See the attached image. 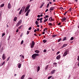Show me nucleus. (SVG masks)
Here are the masks:
<instances>
[{
	"label": "nucleus",
	"mask_w": 79,
	"mask_h": 79,
	"mask_svg": "<svg viewBox=\"0 0 79 79\" xmlns=\"http://www.w3.org/2000/svg\"><path fill=\"white\" fill-rule=\"evenodd\" d=\"M39 56V54L37 53H35L32 55L31 57L32 58H33V59H34V60L35 59L36 56Z\"/></svg>",
	"instance_id": "f257e3e1"
},
{
	"label": "nucleus",
	"mask_w": 79,
	"mask_h": 79,
	"mask_svg": "<svg viewBox=\"0 0 79 79\" xmlns=\"http://www.w3.org/2000/svg\"><path fill=\"white\" fill-rule=\"evenodd\" d=\"M34 45H35V43L34 42V41H32L31 44L30 45L31 48H33Z\"/></svg>",
	"instance_id": "f03ea898"
},
{
	"label": "nucleus",
	"mask_w": 79,
	"mask_h": 79,
	"mask_svg": "<svg viewBox=\"0 0 79 79\" xmlns=\"http://www.w3.org/2000/svg\"><path fill=\"white\" fill-rule=\"evenodd\" d=\"M2 58L3 60H5L6 59V56H5V53H4L3 54L2 56Z\"/></svg>",
	"instance_id": "7ed1b4c3"
},
{
	"label": "nucleus",
	"mask_w": 79,
	"mask_h": 79,
	"mask_svg": "<svg viewBox=\"0 0 79 79\" xmlns=\"http://www.w3.org/2000/svg\"><path fill=\"white\" fill-rule=\"evenodd\" d=\"M68 52V50L66 51L63 54V56H66L67 55Z\"/></svg>",
	"instance_id": "20e7f679"
},
{
	"label": "nucleus",
	"mask_w": 79,
	"mask_h": 79,
	"mask_svg": "<svg viewBox=\"0 0 79 79\" xmlns=\"http://www.w3.org/2000/svg\"><path fill=\"white\" fill-rule=\"evenodd\" d=\"M56 71V70H55V69L51 71V73L52 74H54V73H55Z\"/></svg>",
	"instance_id": "39448f33"
},
{
	"label": "nucleus",
	"mask_w": 79,
	"mask_h": 79,
	"mask_svg": "<svg viewBox=\"0 0 79 79\" xmlns=\"http://www.w3.org/2000/svg\"><path fill=\"white\" fill-rule=\"evenodd\" d=\"M25 6H23L21 10H22V13L24 12V9H25Z\"/></svg>",
	"instance_id": "423d86ee"
},
{
	"label": "nucleus",
	"mask_w": 79,
	"mask_h": 79,
	"mask_svg": "<svg viewBox=\"0 0 79 79\" xmlns=\"http://www.w3.org/2000/svg\"><path fill=\"white\" fill-rule=\"evenodd\" d=\"M60 57L61 56H60V55H59L56 57V58L57 60H59V59H60Z\"/></svg>",
	"instance_id": "0eeeda50"
},
{
	"label": "nucleus",
	"mask_w": 79,
	"mask_h": 79,
	"mask_svg": "<svg viewBox=\"0 0 79 79\" xmlns=\"http://www.w3.org/2000/svg\"><path fill=\"white\" fill-rule=\"evenodd\" d=\"M8 8L10 9L11 8V4L10 3H9L8 5Z\"/></svg>",
	"instance_id": "6e6552de"
},
{
	"label": "nucleus",
	"mask_w": 79,
	"mask_h": 79,
	"mask_svg": "<svg viewBox=\"0 0 79 79\" xmlns=\"http://www.w3.org/2000/svg\"><path fill=\"white\" fill-rule=\"evenodd\" d=\"M55 8V7H52L50 8V10H52H52H54V8Z\"/></svg>",
	"instance_id": "1a4fd4ad"
},
{
	"label": "nucleus",
	"mask_w": 79,
	"mask_h": 79,
	"mask_svg": "<svg viewBox=\"0 0 79 79\" xmlns=\"http://www.w3.org/2000/svg\"><path fill=\"white\" fill-rule=\"evenodd\" d=\"M40 68L39 67V66H38V67H37V73H38V72H39V71H40Z\"/></svg>",
	"instance_id": "9d476101"
},
{
	"label": "nucleus",
	"mask_w": 79,
	"mask_h": 79,
	"mask_svg": "<svg viewBox=\"0 0 79 79\" xmlns=\"http://www.w3.org/2000/svg\"><path fill=\"white\" fill-rule=\"evenodd\" d=\"M47 39H48V38H46V40H43V43H46V42H47Z\"/></svg>",
	"instance_id": "9b49d317"
},
{
	"label": "nucleus",
	"mask_w": 79,
	"mask_h": 79,
	"mask_svg": "<svg viewBox=\"0 0 79 79\" xmlns=\"http://www.w3.org/2000/svg\"><path fill=\"white\" fill-rule=\"evenodd\" d=\"M21 64H19L18 67L19 68H21Z\"/></svg>",
	"instance_id": "f8f14e48"
},
{
	"label": "nucleus",
	"mask_w": 79,
	"mask_h": 79,
	"mask_svg": "<svg viewBox=\"0 0 79 79\" xmlns=\"http://www.w3.org/2000/svg\"><path fill=\"white\" fill-rule=\"evenodd\" d=\"M17 17H15L14 18L13 21H16V20H17Z\"/></svg>",
	"instance_id": "ddd939ff"
},
{
	"label": "nucleus",
	"mask_w": 79,
	"mask_h": 79,
	"mask_svg": "<svg viewBox=\"0 0 79 79\" xmlns=\"http://www.w3.org/2000/svg\"><path fill=\"white\" fill-rule=\"evenodd\" d=\"M68 45V44H65L63 45L62 47V48H64V47H65L66 46H67Z\"/></svg>",
	"instance_id": "4468645a"
},
{
	"label": "nucleus",
	"mask_w": 79,
	"mask_h": 79,
	"mask_svg": "<svg viewBox=\"0 0 79 79\" xmlns=\"http://www.w3.org/2000/svg\"><path fill=\"white\" fill-rule=\"evenodd\" d=\"M25 75H23L21 77V79H23L24 78V77H25Z\"/></svg>",
	"instance_id": "2eb2a0df"
},
{
	"label": "nucleus",
	"mask_w": 79,
	"mask_h": 79,
	"mask_svg": "<svg viewBox=\"0 0 79 79\" xmlns=\"http://www.w3.org/2000/svg\"><path fill=\"white\" fill-rule=\"evenodd\" d=\"M66 19L64 17L63 19H62V21H64Z\"/></svg>",
	"instance_id": "dca6fc26"
},
{
	"label": "nucleus",
	"mask_w": 79,
	"mask_h": 79,
	"mask_svg": "<svg viewBox=\"0 0 79 79\" xmlns=\"http://www.w3.org/2000/svg\"><path fill=\"white\" fill-rule=\"evenodd\" d=\"M35 53H39V51H38V50H35Z\"/></svg>",
	"instance_id": "f3484780"
},
{
	"label": "nucleus",
	"mask_w": 79,
	"mask_h": 79,
	"mask_svg": "<svg viewBox=\"0 0 79 79\" xmlns=\"http://www.w3.org/2000/svg\"><path fill=\"white\" fill-rule=\"evenodd\" d=\"M42 19H43V18H41L40 19V23H42Z\"/></svg>",
	"instance_id": "a211bd4d"
},
{
	"label": "nucleus",
	"mask_w": 79,
	"mask_h": 79,
	"mask_svg": "<svg viewBox=\"0 0 79 79\" xmlns=\"http://www.w3.org/2000/svg\"><path fill=\"white\" fill-rule=\"evenodd\" d=\"M23 11V9H21L19 12V15H21V13H22V11Z\"/></svg>",
	"instance_id": "6ab92c4d"
},
{
	"label": "nucleus",
	"mask_w": 79,
	"mask_h": 79,
	"mask_svg": "<svg viewBox=\"0 0 79 79\" xmlns=\"http://www.w3.org/2000/svg\"><path fill=\"white\" fill-rule=\"evenodd\" d=\"M5 61H4L2 64V65H1V66H3V64H5Z\"/></svg>",
	"instance_id": "aec40b11"
},
{
	"label": "nucleus",
	"mask_w": 79,
	"mask_h": 79,
	"mask_svg": "<svg viewBox=\"0 0 79 79\" xmlns=\"http://www.w3.org/2000/svg\"><path fill=\"white\" fill-rule=\"evenodd\" d=\"M49 20L50 21H52V17H51L49 18Z\"/></svg>",
	"instance_id": "412c9836"
},
{
	"label": "nucleus",
	"mask_w": 79,
	"mask_h": 79,
	"mask_svg": "<svg viewBox=\"0 0 79 79\" xmlns=\"http://www.w3.org/2000/svg\"><path fill=\"white\" fill-rule=\"evenodd\" d=\"M20 23H19L18 22L17 23V24L16 25V27H18V26H19L20 25Z\"/></svg>",
	"instance_id": "4be33fe9"
},
{
	"label": "nucleus",
	"mask_w": 79,
	"mask_h": 79,
	"mask_svg": "<svg viewBox=\"0 0 79 79\" xmlns=\"http://www.w3.org/2000/svg\"><path fill=\"white\" fill-rule=\"evenodd\" d=\"M48 21V19H45V20H44V23H45V22H46V21Z\"/></svg>",
	"instance_id": "5701e85b"
},
{
	"label": "nucleus",
	"mask_w": 79,
	"mask_h": 79,
	"mask_svg": "<svg viewBox=\"0 0 79 79\" xmlns=\"http://www.w3.org/2000/svg\"><path fill=\"white\" fill-rule=\"evenodd\" d=\"M30 7V6L28 5V6L26 8L27 9V10H29V8Z\"/></svg>",
	"instance_id": "b1692460"
},
{
	"label": "nucleus",
	"mask_w": 79,
	"mask_h": 79,
	"mask_svg": "<svg viewBox=\"0 0 79 79\" xmlns=\"http://www.w3.org/2000/svg\"><path fill=\"white\" fill-rule=\"evenodd\" d=\"M48 68V65H47L45 68V69H47Z\"/></svg>",
	"instance_id": "393cba45"
},
{
	"label": "nucleus",
	"mask_w": 79,
	"mask_h": 79,
	"mask_svg": "<svg viewBox=\"0 0 79 79\" xmlns=\"http://www.w3.org/2000/svg\"><path fill=\"white\" fill-rule=\"evenodd\" d=\"M4 5H5V4H2L1 5V7H2L4 6Z\"/></svg>",
	"instance_id": "a878e982"
},
{
	"label": "nucleus",
	"mask_w": 79,
	"mask_h": 79,
	"mask_svg": "<svg viewBox=\"0 0 79 79\" xmlns=\"http://www.w3.org/2000/svg\"><path fill=\"white\" fill-rule=\"evenodd\" d=\"M47 29H48L47 28H44V29L43 31H44V32H45V30H46V31H47Z\"/></svg>",
	"instance_id": "bb28decb"
},
{
	"label": "nucleus",
	"mask_w": 79,
	"mask_h": 79,
	"mask_svg": "<svg viewBox=\"0 0 79 79\" xmlns=\"http://www.w3.org/2000/svg\"><path fill=\"white\" fill-rule=\"evenodd\" d=\"M48 25H49V26H53V25H52V24L51 23H49L48 24Z\"/></svg>",
	"instance_id": "cd10ccee"
},
{
	"label": "nucleus",
	"mask_w": 79,
	"mask_h": 79,
	"mask_svg": "<svg viewBox=\"0 0 79 79\" xmlns=\"http://www.w3.org/2000/svg\"><path fill=\"white\" fill-rule=\"evenodd\" d=\"M29 15V13H28V12H27L26 13V16H27L28 15Z\"/></svg>",
	"instance_id": "c85d7f7f"
},
{
	"label": "nucleus",
	"mask_w": 79,
	"mask_h": 79,
	"mask_svg": "<svg viewBox=\"0 0 79 79\" xmlns=\"http://www.w3.org/2000/svg\"><path fill=\"white\" fill-rule=\"evenodd\" d=\"M23 42H24V41L23 40H22L21 42V45H23Z\"/></svg>",
	"instance_id": "c756f323"
},
{
	"label": "nucleus",
	"mask_w": 79,
	"mask_h": 79,
	"mask_svg": "<svg viewBox=\"0 0 79 79\" xmlns=\"http://www.w3.org/2000/svg\"><path fill=\"white\" fill-rule=\"evenodd\" d=\"M66 39V37H64V39L63 40V41H64V40H65Z\"/></svg>",
	"instance_id": "7c9ffc66"
},
{
	"label": "nucleus",
	"mask_w": 79,
	"mask_h": 79,
	"mask_svg": "<svg viewBox=\"0 0 79 79\" xmlns=\"http://www.w3.org/2000/svg\"><path fill=\"white\" fill-rule=\"evenodd\" d=\"M22 22V21H21V20H20L18 22V23L20 24Z\"/></svg>",
	"instance_id": "2f4dec72"
},
{
	"label": "nucleus",
	"mask_w": 79,
	"mask_h": 79,
	"mask_svg": "<svg viewBox=\"0 0 79 79\" xmlns=\"http://www.w3.org/2000/svg\"><path fill=\"white\" fill-rule=\"evenodd\" d=\"M35 23H36V25H37L38 24V21H36L35 22Z\"/></svg>",
	"instance_id": "473e14b6"
},
{
	"label": "nucleus",
	"mask_w": 79,
	"mask_h": 79,
	"mask_svg": "<svg viewBox=\"0 0 79 79\" xmlns=\"http://www.w3.org/2000/svg\"><path fill=\"white\" fill-rule=\"evenodd\" d=\"M56 35H52V37H56Z\"/></svg>",
	"instance_id": "72a5a7b5"
},
{
	"label": "nucleus",
	"mask_w": 79,
	"mask_h": 79,
	"mask_svg": "<svg viewBox=\"0 0 79 79\" xmlns=\"http://www.w3.org/2000/svg\"><path fill=\"white\" fill-rule=\"evenodd\" d=\"M74 40V38L73 37H72L70 39L71 40Z\"/></svg>",
	"instance_id": "f704fd0d"
},
{
	"label": "nucleus",
	"mask_w": 79,
	"mask_h": 79,
	"mask_svg": "<svg viewBox=\"0 0 79 79\" xmlns=\"http://www.w3.org/2000/svg\"><path fill=\"white\" fill-rule=\"evenodd\" d=\"M61 40V38H60L59 40H58V42H59Z\"/></svg>",
	"instance_id": "c9c22d12"
},
{
	"label": "nucleus",
	"mask_w": 79,
	"mask_h": 79,
	"mask_svg": "<svg viewBox=\"0 0 79 79\" xmlns=\"http://www.w3.org/2000/svg\"><path fill=\"white\" fill-rule=\"evenodd\" d=\"M31 11V10H28L27 11V13H29V12H30V11Z\"/></svg>",
	"instance_id": "e433bc0d"
},
{
	"label": "nucleus",
	"mask_w": 79,
	"mask_h": 79,
	"mask_svg": "<svg viewBox=\"0 0 79 79\" xmlns=\"http://www.w3.org/2000/svg\"><path fill=\"white\" fill-rule=\"evenodd\" d=\"M49 5H50V4L48 3L47 5V8H48L49 6Z\"/></svg>",
	"instance_id": "4c0bfd02"
},
{
	"label": "nucleus",
	"mask_w": 79,
	"mask_h": 79,
	"mask_svg": "<svg viewBox=\"0 0 79 79\" xmlns=\"http://www.w3.org/2000/svg\"><path fill=\"white\" fill-rule=\"evenodd\" d=\"M5 35V33H3L2 34V37H3Z\"/></svg>",
	"instance_id": "58836bf2"
},
{
	"label": "nucleus",
	"mask_w": 79,
	"mask_h": 79,
	"mask_svg": "<svg viewBox=\"0 0 79 79\" xmlns=\"http://www.w3.org/2000/svg\"><path fill=\"white\" fill-rule=\"evenodd\" d=\"M52 76H51L48 77V79H50L52 78Z\"/></svg>",
	"instance_id": "ea45409f"
},
{
	"label": "nucleus",
	"mask_w": 79,
	"mask_h": 79,
	"mask_svg": "<svg viewBox=\"0 0 79 79\" xmlns=\"http://www.w3.org/2000/svg\"><path fill=\"white\" fill-rule=\"evenodd\" d=\"M68 13V12H65L64 14V15H66V13Z\"/></svg>",
	"instance_id": "a19ab883"
},
{
	"label": "nucleus",
	"mask_w": 79,
	"mask_h": 79,
	"mask_svg": "<svg viewBox=\"0 0 79 79\" xmlns=\"http://www.w3.org/2000/svg\"><path fill=\"white\" fill-rule=\"evenodd\" d=\"M60 10H64V9H63V8L62 7H60Z\"/></svg>",
	"instance_id": "79ce46f5"
},
{
	"label": "nucleus",
	"mask_w": 79,
	"mask_h": 79,
	"mask_svg": "<svg viewBox=\"0 0 79 79\" xmlns=\"http://www.w3.org/2000/svg\"><path fill=\"white\" fill-rule=\"evenodd\" d=\"M29 34V31H27V35H28V34Z\"/></svg>",
	"instance_id": "37998d69"
},
{
	"label": "nucleus",
	"mask_w": 79,
	"mask_h": 79,
	"mask_svg": "<svg viewBox=\"0 0 79 79\" xmlns=\"http://www.w3.org/2000/svg\"><path fill=\"white\" fill-rule=\"evenodd\" d=\"M60 53V51L58 52H57L56 54V55H58V54H59V53Z\"/></svg>",
	"instance_id": "c03bdc74"
},
{
	"label": "nucleus",
	"mask_w": 79,
	"mask_h": 79,
	"mask_svg": "<svg viewBox=\"0 0 79 79\" xmlns=\"http://www.w3.org/2000/svg\"><path fill=\"white\" fill-rule=\"evenodd\" d=\"M10 57H9V58H8L7 61H9V60H10Z\"/></svg>",
	"instance_id": "a18cd8bd"
},
{
	"label": "nucleus",
	"mask_w": 79,
	"mask_h": 79,
	"mask_svg": "<svg viewBox=\"0 0 79 79\" xmlns=\"http://www.w3.org/2000/svg\"><path fill=\"white\" fill-rule=\"evenodd\" d=\"M44 52H47V50H46V49H44V51H43Z\"/></svg>",
	"instance_id": "49530a36"
},
{
	"label": "nucleus",
	"mask_w": 79,
	"mask_h": 79,
	"mask_svg": "<svg viewBox=\"0 0 79 79\" xmlns=\"http://www.w3.org/2000/svg\"><path fill=\"white\" fill-rule=\"evenodd\" d=\"M53 64H55V65H56V64H57V63L56 62H54L53 63Z\"/></svg>",
	"instance_id": "de8ad7c7"
},
{
	"label": "nucleus",
	"mask_w": 79,
	"mask_h": 79,
	"mask_svg": "<svg viewBox=\"0 0 79 79\" xmlns=\"http://www.w3.org/2000/svg\"><path fill=\"white\" fill-rule=\"evenodd\" d=\"M19 31V30L18 29H17V30L16 31V32H18V31Z\"/></svg>",
	"instance_id": "09e8293b"
},
{
	"label": "nucleus",
	"mask_w": 79,
	"mask_h": 79,
	"mask_svg": "<svg viewBox=\"0 0 79 79\" xmlns=\"http://www.w3.org/2000/svg\"><path fill=\"white\" fill-rule=\"evenodd\" d=\"M78 58L77 59V60L78 61H79V56H77Z\"/></svg>",
	"instance_id": "8fccbe9b"
},
{
	"label": "nucleus",
	"mask_w": 79,
	"mask_h": 79,
	"mask_svg": "<svg viewBox=\"0 0 79 79\" xmlns=\"http://www.w3.org/2000/svg\"><path fill=\"white\" fill-rule=\"evenodd\" d=\"M31 29H32V27H30L28 28V30H31Z\"/></svg>",
	"instance_id": "3c124183"
},
{
	"label": "nucleus",
	"mask_w": 79,
	"mask_h": 79,
	"mask_svg": "<svg viewBox=\"0 0 79 79\" xmlns=\"http://www.w3.org/2000/svg\"><path fill=\"white\" fill-rule=\"evenodd\" d=\"M40 15H38V16H37V17L38 18H40Z\"/></svg>",
	"instance_id": "603ef678"
},
{
	"label": "nucleus",
	"mask_w": 79,
	"mask_h": 79,
	"mask_svg": "<svg viewBox=\"0 0 79 79\" xmlns=\"http://www.w3.org/2000/svg\"><path fill=\"white\" fill-rule=\"evenodd\" d=\"M48 11V9H47L45 11V12H47V11Z\"/></svg>",
	"instance_id": "864d4df0"
},
{
	"label": "nucleus",
	"mask_w": 79,
	"mask_h": 79,
	"mask_svg": "<svg viewBox=\"0 0 79 79\" xmlns=\"http://www.w3.org/2000/svg\"><path fill=\"white\" fill-rule=\"evenodd\" d=\"M27 11V10H26V9H25L24 12L25 13H26Z\"/></svg>",
	"instance_id": "5fc2aeb1"
},
{
	"label": "nucleus",
	"mask_w": 79,
	"mask_h": 79,
	"mask_svg": "<svg viewBox=\"0 0 79 79\" xmlns=\"http://www.w3.org/2000/svg\"><path fill=\"white\" fill-rule=\"evenodd\" d=\"M21 26H20L19 27H18V29H21Z\"/></svg>",
	"instance_id": "6e6d98bb"
},
{
	"label": "nucleus",
	"mask_w": 79,
	"mask_h": 79,
	"mask_svg": "<svg viewBox=\"0 0 79 79\" xmlns=\"http://www.w3.org/2000/svg\"><path fill=\"white\" fill-rule=\"evenodd\" d=\"M60 24H61V23H59L58 24V26H60Z\"/></svg>",
	"instance_id": "4d7b16f0"
},
{
	"label": "nucleus",
	"mask_w": 79,
	"mask_h": 79,
	"mask_svg": "<svg viewBox=\"0 0 79 79\" xmlns=\"http://www.w3.org/2000/svg\"><path fill=\"white\" fill-rule=\"evenodd\" d=\"M37 21H39V20H40V19L38 18V19H37Z\"/></svg>",
	"instance_id": "13d9d810"
},
{
	"label": "nucleus",
	"mask_w": 79,
	"mask_h": 79,
	"mask_svg": "<svg viewBox=\"0 0 79 79\" xmlns=\"http://www.w3.org/2000/svg\"><path fill=\"white\" fill-rule=\"evenodd\" d=\"M37 31V30H36V29H35V30H34V32H36Z\"/></svg>",
	"instance_id": "bf43d9fd"
},
{
	"label": "nucleus",
	"mask_w": 79,
	"mask_h": 79,
	"mask_svg": "<svg viewBox=\"0 0 79 79\" xmlns=\"http://www.w3.org/2000/svg\"><path fill=\"white\" fill-rule=\"evenodd\" d=\"M10 35L9 37L8 40H10Z\"/></svg>",
	"instance_id": "052dcab7"
},
{
	"label": "nucleus",
	"mask_w": 79,
	"mask_h": 79,
	"mask_svg": "<svg viewBox=\"0 0 79 79\" xmlns=\"http://www.w3.org/2000/svg\"><path fill=\"white\" fill-rule=\"evenodd\" d=\"M22 58H23V59H24V56L23 55L22 56Z\"/></svg>",
	"instance_id": "680f3d73"
},
{
	"label": "nucleus",
	"mask_w": 79,
	"mask_h": 79,
	"mask_svg": "<svg viewBox=\"0 0 79 79\" xmlns=\"http://www.w3.org/2000/svg\"><path fill=\"white\" fill-rule=\"evenodd\" d=\"M45 17L47 18H48V15H45Z\"/></svg>",
	"instance_id": "e2e57ef3"
},
{
	"label": "nucleus",
	"mask_w": 79,
	"mask_h": 79,
	"mask_svg": "<svg viewBox=\"0 0 79 79\" xmlns=\"http://www.w3.org/2000/svg\"><path fill=\"white\" fill-rule=\"evenodd\" d=\"M69 11H71V8H70L69 9Z\"/></svg>",
	"instance_id": "0e129e2a"
},
{
	"label": "nucleus",
	"mask_w": 79,
	"mask_h": 79,
	"mask_svg": "<svg viewBox=\"0 0 79 79\" xmlns=\"http://www.w3.org/2000/svg\"><path fill=\"white\" fill-rule=\"evenodd\" d=\"M37 31H39V30H40L39 28H37Z\"/></svg>",
	"instance_id": "69168bd1"
},
{
	"label": "nucleus",
	"mask_w": 79,
	"mask_h": 79,
	"mask_svg": "<svg viewBox=\"0 0 79 79\" xmlns=\"http://www.w3.org/2000/svg\"><path fill=\"white\" fill-rule=\"evenodd\" d=\"M44 4L42 3V4H41V6H44Z\"/></svg>",
	"instance_id": "338daca9"
},
{
	"label": "nucleus",
	"mask_w": 79,
	"mask_h": 79,
	"mask_svg": "<svg viewBox=\"0 0 79 79\" xmlns=\"http://www.w3.org/2000/svg\"><path fill=\"white\" fill-rule=\"evenodd\" d=\"M28 79H32V78H31V77H29V78H28Z\"/></svg>",
	"instance_id": "774afa93"
}]
</instances>
